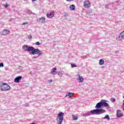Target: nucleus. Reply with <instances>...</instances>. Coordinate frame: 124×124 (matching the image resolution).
<instances>
[{
	"label": "nucleus",
	"mask_w": 124,
	"mask_h": 124,
	"mask_svg": "<svg viewBox=\"0 0 124 124\" xmlns=\"http://www.w3.org/2000/svg\"><path fill=\"white\" fill-rule=\"evenodd\" d=\"M105 112H106V110L103 109H96L91 110L90 113L93 114L100 115L103 114V113H105Z\"/></svg>",
	"instance_id": "1"
},
{
	"label": "nucleus",
	"mask_w": 124,
	"mask_h": 124,
	"mask_svg": "<svg viewBox=\"0 0 124 124\" xmlns=\"http://www.w3.org/2000/svg\"><path fill=\"white\" fill-rule=\"evenodd\" d=\"M0 88L1 89V91L2 92H6L7 91H10V86L6 83H2L0 86Z\"/></svg>",
	"instance_id": "2"
},
{
	"label": "nucleus",
	"mask_w": 124,
	"mask_h": 124,
	"mask_svg": "<svg viewBox=\"0 0 124 124\" xmlns=\"http://www.w3.org/2000/svg\"><path fill=\"white\" fill-rule=\"evenodd\" d=\"M64 115V113H63L62 112H61L58 114L57 117L56 118L58 124H62V121H63Z\"/></svg>",
	"instance_id": "3"
},
{
	"label": "nucleus",
	"mask_w": 124,
	"mask_h": 124,
	"mask_svg": "<svg viewBox=\"0 0 124 124\" xmlns=\"http://www.w3.org/2000/svg\"><path fill=\"white\" fill-rule=\"evenodd\" d=\"M32 49H31V55H38V56H41L42 55V52L39 50V49H35L33 46H31Z\"/></svg>",
	"instance_id": "4"
},
{
	"label": "nucleus",
	"mask_w": 124,
	"mask_h": 124,
	"mask_svg": "<svg viewBox=\"0 0 124 124\" xmlns=\"http://www.w3.org/2000/svg\"><path fill=\"white\" fill-rule=\"evenodd\" d=\"M83 6L85 8H91L92 4L89 0H85L83 2Z\"/></svg>",
	"instance_id": "5"
},
{
	"label": "nucleus",
	"mask_w": 124,
	"mask_h": 124,
	"mask_svg": "<svg viewBox=\"0 0 124 124\" xmlns=\"http://www.w3.org/2000/svg\"><path fill=\"white\" fill-rule=\"evenodd\" d=\"M22 49L24 51H27L28 52H31L32 48L31 46L30 47L29 46H28L27 45H25V46H23Z\"/></svg>",
	"instance_id": "6"
},
{
	"label": "nucleus",
	"mask_w": 124,
	"mask_h": 124,
	"mask_svg": "<svg viewBox=\"0 0 124 124\" xmlns=\"http://www.w3.org/2000/svg\"><path fill=\"white\" fill-rule=\"evenodd\" d=\"M55 16V12L52 11L50 12V14H46V17L49 18H53Z\"/></svg>",
	"instance_id": "7"
},
{
	"label": "nucleus",
	"mask_w": 124,
	"mask_h": 124,
	"mask_svg": "<svg viewBox=\"0 0 124 124\" xmlns=\"http://www.w3.org/2000/svg\"><path fill=\"white\" fill-rule=\"evenodd\" d=\"M102 102V106H104V107H108L109 105L108 103H106V101L105 100H102L101 101Z\"/></svg>",
	"instance_id": "8"
},
{
	"label": "nucleus",
	"mask_w": 124,
	"mask_h": 124,
	"mask_svg": "<svg viewBox=\"0 0 124 124\" xmlns=\"http://www.w3.org/2000/svg\"><path fill=\"white\" fill-rule=\"evenodd\" d=\"M117 117L119 118L121 117H123L124 116V114L122 112L121 110H117V114H116Z\"/></svg>",
	"instance_id": "9"
},
{
	"label": "nucleus",
	"mask_w": 124,
	"mask_h": 124,
	"mask_svg": "<svg viewBox=\"0 0 124 124\" xmlns=\"http://www.w3.org/2000/svg\"><path fill=\"white\" fill-rule=\"evenodd\" d=\"M22 79V76H18L15 78L14 82L15 83H19L20 82V80Z\"/></svg>",
	"instance_id": "10"
},
{
	"label": "nucleus",
	"mask_w": 124,
	"mask_h": 124,
	"mask_svg": "<svg viewBox=\"0 0 124 124\" xmlns=\"http://www.w3.org/2000/svg\"><path fill=\"white\" fill-rule=\"evenodd\" d=\"M101 107H102V103L101 101L98 103L96 105L95 107V108H96V109H98L99 108H101Z\"/></svg>",
	"instance_id": "11"
},
{
	"label": "nucleus",
	"mask_w": 124,
	"mask_h": 124,
	"mask_svg": "<svg viewBox=\"0 0 124 124\" xmlns=\"http://www.w3.org/2000/svg\"><path fill=\"white\" fill-rule=\"evenodd\" d=\"M9 32H10V31H8L7 30H4L1 33V35H6L7 34H8V33H9Z\"/></svg>",
	"instance_id": "12"
},
{
	"label": "nucleus",
	"mask_w": 124,
	"mask_h": 124,
	"mask_svg": "<svg viewBox=\"0 0 124 124\" xmlns=\"http://www.w3.org/2000/svg\"><path fill=\"white\" fill-rule=\"evenodd\" d=\"M39 20L40 22V23H45V21H46V18L44 17H42L39 18Z\"/></svg>",
	"instance_id": "13"
},
{
	"label": "nucleus",
	"mask_w": 124,
	"mask_h": 124,
	"mask_svg": "<svg viewBox=\"0 0 124 124\" xmlns=\"http://www.w3.org/2000/svg\"><path fill=\"white\" fill-rule=\"evenodd\" d=\"M56 71H57V67L54 68L53 69H52V70L51 71V74L55 75L56 74Z\"/></svg>",
	"instance_id": "14"
},
{
	"label": "nucleus",
	"mask_w": 124,
	"mask_h": 124,
	"mask_svg": "<svg viewBox=\"0 0 124 124\" xmlns=\"http://www.w3.org/2000/svg\"><path fill=\"white\" fill-rule=\"evenodd\" d=\"M99 64L100 65H103L104 64V60L103 59H100L99 61Z\"/></svg>",
	"instance_id": "15"
},
{
	"label": "nucleus",
	"mask_w": 124,
	"mask_h": 124,
	"mask_svg": "<svg viewBox=\"0 0 124 124\" xmlns=\"http://www.w3.org/2000/svg\"><path fill=\"white\" fill-rule=\"evenodd\" d=\"M73 95H74V93H68L66 96H68V97H72Z\"/></svg>",
	"instance_id": "16"
},
{
	"label": "nucleus",
	"mask_w": 124,
	"mask_h": 124,
	"mask_svg": "<svg viewBox=\"0 0 124 124\" xmlns=\"http://www.w3.org/2000/svg\"><path fill=\"white\" fill-rule=\"evenodd\" d=\"M75 8H76V7H75V5H72L70 6V9L71 10H75Z\"/></svg>",
	"instance_id": "17"
},
{
	"label": "nucleus",
	"mask_w": 124,
	"mask_h": 124,
	"mask_svg": "<svg viewBox=\"0 0 124 124\" xmlns=\"http://www.w3.org/2000/svg\"><path fill=\"white\" fill-rule=\"evenodd\" d=\"M78 80L80 82H83L84 81V78L82 77H80V76H78Z\"/></svg>",
	"instance_id": "18"
},
{
	"label": "nucleus",
	"mask_w": 124,
	"mask_h": 124,
	"mask_svg": "<svg viewBox=\"0 0 124 124\" xmlns=\"http://www.w3.org/2000/svg\"><path fill=\"white\" fill-rule=\"evenodd\" d=\"M120 36L122 39H124V31L120 33Z\"/></svg>",
	"instance_id": "19"
},
{
	"label": "nucleus",
	"mask_w": 124,
	"mask_h": 124,
	"mask_svg": "<svg viewBox=\"0 0 124 124\" xmlns=\"http://www.w3.org/2000/svg\"><path fill=\"white\" fill-rule=\"evenodd\" d=\"M72 117L74 121H77L78 120V117L74 115H72Z\"/></svg>",
	"instance_id": "20"
},
{
	"label": "nucleus",
	"mask_w": 124,
	"mask_h": 124,
	"mask_svg": "<svg viewBox=\"0 0 124 124\" xmlns=\"http://www.w3.org/2000/svg\"><path fill=\"white\" fill-rule=\"evenodd\" d=\"M121 39H122L121 36L116 37V40H118V41H120V40H121Z\"/></svg>",
	"instance_id": "21"
},
{
	"label": "nucleus",
	"mask_w": 124,
	"mask_h": 124,
	"mask_svg": "<svg viewBox=\"0 0 124 124\" xmlns=\"http://www.w3.org/2000/svg\"><path fill=\"white\" fill-rule=\"evenodd\" d=\"M104 119H107L108 120H110L109 118V116L108 115H106V117H104Z\"/></svg>",
	"instance_id": "22"
},
{
	"label": "nucleus",
	"mask_w": 124,
	"mask_h": 124,
	"mask_svg": "<svg viewBox=\"0 0 124 124\" xmlns=\"http://www.w3.org/2000/svg\"><path fill=\"white\" fill-rule=\"evenodd\" d=\"M71 67L73 68L74 67H77V66L75 64H71Z\"/></svg>",
	"instance_id": "23"
},
{
	"label": "nucleus",
	"mask_w": 124,
	"mask_h": 124,
	"mask_svg": "<svg viewBox=\"0 0 124 124\" xmlns=\"http://www.w3.org/2000/svg\"><path fill=\"white\" fill-rule=\"evenodd\" d=\"M110 100L112 102H115L116 101V99L115 98H111Z\"/></svg>",
	"instance_id": "24"
},
{
	"label": "nucleus",
	"mask_w": 124,
	"mask_h": 124,
	"mask_svg": "<svg viewBox=\"0 0 124 124\" xmlns=\"http://www.w3.org/2000/svg\"><path fill=\"white\" fill-rule=\"evenodd\" d=\"M41 44H40V43H39V42H37L35 43V45H37V46L41 45Z\"/></svg>",
	"instance_id": "25"
},
{
	"label": "nucleus",
	"mask_w": 124,
	"mask_h": 124,
	"mask_svg": "<svg viewBox=\"0 0 124 124\" xmlns=\"http://www.w3.org/2000/svg\"><path fill=\"white\" fill-rule=\"evenodd\" d=\"M58 75L59 76H60V77H62V73L59 72Z\"/></svg>",
	"instance_id": "26"
},
{
	"label": "nucleus",
	"mask_w": 124,
	"mask_h": 124,
	"mask_svg": "<svg viewBox=\"0 0 124 124\" xmlns=\"http://www.w3.org/2000/svg\"><path fill=\"white\" fill-rule=\"evenodd\" d=\"M0 67H3V63H0Z\"/></svg>",
	"instance_id": "27"
},
{
	"label": "nucleus",
	"mask_w": 124,
	"mask_h": 124,
	"mask_svg": "<svg viewBox=\"0 0 124 124\" xmlns=\"http://www.w3.org/2000/svg\"><path fill=\"white\" fill-rule=\"evenodd\" d=\"M28 22H24L22 24V25H28Z\"/></svg>",
	"instance_id": "28"
},
{
	"label": "nucleus",
	"mask_w": 124,
	"mask_h": 124,
	"mask_svg": "<svg viewBox=\"0 0 124 124\" xmlns=\"http://www.w3.org/2000/svg\"><path fill=\"white\" fill-rule=\"evenodd\" d=\"M4 7H8V5L7 4H4Z\"/></svg>",
	"instance_id": "29"
},
{
	"label": "nucleus",
	"mask_w": 124,
	"mask_h": 124,
	"mask_svg": "<svg viewBox=\"0 0 124 124\" xmlns=\"http://www.w3.org/2000/svg\"><path fill=\"white\" fill-rule=\"evenodd\" d=\"M52 82H53V80H52V79H50V80H48L49 83H52Z\"/></svg>",
	"instance_id": "30"
},
{
	"label": "nucleus",
	"mask_w": 124,
	"mask_h": 124,
	"mask_svg": "<svg viewBox=\"0 0 124 124\" xmlns=\"http://www.w3.org/2000/svg\"><path fill=\"white\" fill-rule=\"evenodd\" d=\"M67 1H73V0H66Z\"/></svg>",
	"instance_id": "31"
},
{
	"label": "nucleus",
	"mask_w": 124,
	"mask_h": 124,
	"mask_svg": "<svg viewBox=\"0 0 124 124\" xmlns=\"http://www.w3.org/2000/svg\"><path fill=\"white\" fill-rule=\"evenodd\" d=\"M32 0V1H35V0Z\"/></svg>",
	"instance_id": "32"
},
{
	"label": "nucleus",
	"mask_w": 124,
	"mask_h": 124,
	"mask_svg": "<svg viewBox=\"0 0 124 124\" xmlns=\"http://www.w3.org/2000/svg\"><path fill=\"white\" fill-rule=\"evenodd\" d=\"M31 124H35L34 123H31Z\"/></svg>",
	"instance_id": "33"
}]
</instances>
